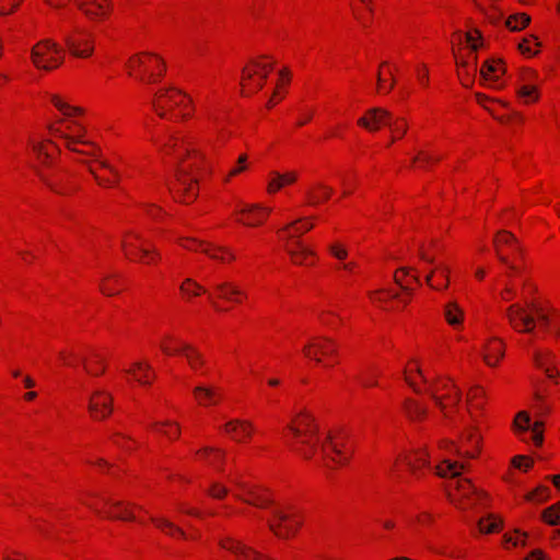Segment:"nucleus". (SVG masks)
Returning <instances> with one entry per match:
<instances>
[{"label": "nucleus", "mask_w": 560, "mask_h": 560, "mask_svg": "<svg viewBox=\"0 0 560 560\" xmlns=\"http://www.w3.org/2000/svg\"><path fill=\"white\" fill-rule=\"evenodd\" d=\"M536 284L527 273L508 270L502 287L498 290L501 302L521 300L506 307L504 317L516 332L533 336L535 339L560 338V311L547 302L534 299Z\"/></svg>", "instance_id": "nucleus-1"}, {"label": "nucleus", "mask_w": 560, "mask_h": 560, "mask_svg": "<svg viewBox=\"0 0 560 560\" xmlns=\"http://www.w3.org/2000/svg\"><path fill=\"white\" fill-rule=\"evenodd\" d=\"M150 142L159 155L176 163L174 178L168 184L173 198L182 203H192L199 195V178L207 166L206 155L196 138L187 131L166 128L150 133Z\"/></svg>", "instance_id": "nucleus-2"}, {"label": "nucleus", "mask_w": 560, "mask_h": 560, "mask_svg": "<svg viewBox=\"0 0 560 560\" xmlns=\"http://www.w3.org/2000/svg\"><path fill=\"white\" fill-rule=\"evenodd\" d=\"M404 377L415 393L428 395L445 418L457 410L462 393L451 377L434 373L416 359L407 362Z\"/></svg>", "instance_id": "nucleus-3"}, {"label": "nucleus", "mask_w": 560, "mask_h": 560, "mask_svg": "<svg viewBox=\"0 0 560 560\" xmlns=\"http://www.w3.org/2000/svg\"><path fill=\"white\" fill-rule=\"evenodd\" d=\"M465 468V463L451 459H444L434 467L438 476L451 478L446 487L447 497L460 510L483 504L486 500V493L478 490L469 479L457 478Z\"/></svg>", "instance_id": "nucleus-4"}, {"label": "nucleus", "mask_w": 560, "mask_h": 560, "mask_svg": "<svg viewBox=\"0 0 560 560\" xmlns=\"http://www.w3.org/2000/svg\"><path fill=\"white\" fill-rule=\"evenodd\" d=\"M86 128L81 118H58L49 126V135L79 162L85 155L97 156L100 145L86 139Z\"/></svg>", "instance_id": "nucleus-5"}, {"label": "nucleus", "mask_w": 560, "mask_h": 560, "mask_svg": "<svg viewBox=\"0 0 560 560\" xmlns=\"http://www.w3.org/2000/svg\"><path fill=\"white\" fill-rule=\"evenodd\" d=\"M291 451L304 459H312L318 452V424L307 409L298 411L285 428Z\"/></svg>", "instance_id": "nucleus-6"}, {"label": "nucleus", "mask_w": 560, "mask_h": 560, "mask_svg": "<svg viewBox=\"0 0 560 560\" xmlns=\"http://www.w3.org/2000/svg\"><path fill=\"white\" fill-rule=\"evenodd\" d=\"M151 106L158 117L168 121L185 122L196 114L192 97L175 86L159 89L152 97Z\"/></svg>", "instance_id": "nucleus-7"}, {"label": "nucleus", "mask_w": 560, "mask_h": 560, "mask_svg": "<svg viewBox=\"0 0 560 560\" xmlns=\"http://www.w3.org/2000/svg\"><path fill=\"white\" fill-rule=\"evenodd\" d=\"M124 69L129 78L141 84L160 83L167 71V65L162 55L155 51L142 50L128 57Z\"/></svg>", "instance_id": "nucleus-8"}, {"label": "nucleus", "mask_w": 560, "mask_h": 560, "mask_svg": "<svg viewBox=\"0 0 560 560\" xmlns=\"http://www.w3.org/2000/svg\"><path fill=\"white\" fill-rule=\"evenodd\" d=\"M28 145L34 161L33 167L39 180L50 190L63 194L52 173L61 145L55 139H32Z\"/></svg>", "instance_id": "nucleus-9"}, {"label": "nucleus", "mask_w": 560, "mask_h": 560, "mask_svg": "<svg viewBox=\"0 0 560 560\" xmlns=\"http://www.w3.org/2000/svg\"><path fill=\"white\" fill-rule=\"evenodd\" d=\"M80 501L101 517L143 523L140 516L142 508L139 505L126 501L113 500L96 493H86Z\"/></svg>", "instance_id": "nucleus-10"}, {"label": "nucleus", "mask_w": 560, "mask_h": 560, "mask_svg": "<svg viewBox=\"0 0 560 560\" xmlns=\"http://www.w3.org/2000/svg\"><path fill=\"white\" fill-rule=\"evenodd\" d=\"M354 452V442L345 429H331L320 444L323 465L336 469L347 465Z\"/></svg>", "instance_id": "nucleus-11"}, {"label": "nucleus", "mask_w": 560, "mask_h": 560, "mask_svg": "<svg viewBox=\"0 0 560 560\" xmlns=\"http://www.w3.org/2000/svg\"><path fill=\"white\" fill-rule=\"evenodd\" d=\"M303 357L324 369H334L340 363L339 343L328 336H313L302 348Z\"/></svg>", "instance_id": "nucleus-12"}, {"label": "nucleus", "mask_w": 560, "mask_h": 560, "mask_svg": "<svg viewBox=\"0 0 560 560\" xmlns=\"http://www.w3.org/2000/svg\"><path fill=\"white\" fill-rule=\"evenodd\" d=\"M121 248L129 260L143 265H158L162 259L155 246L133 230L127 231L124 234Z\"/></svg>", "instance_id": "nucleus-13"}, {"label": "nucleus", "mask_w": 560, "mask_h": 560, "mask_svg": "<svg viewBox=\"0 0 560 560\" xmlns=\"http://www.w3.org/2000/svg\"><path fill=\"white\" fill-rule=\"evenodd\" d=\"M451 42L456 65L477 67V52L483 47V38L479 30L475 28L466 34L455 32Z\"/></svg>", "instance_id": "nucleus-14"}, {"label": "nucleus", "mask_w": 560, "mask_h": 560, "mask_svg": "<svg viewBox=\"0 0 560 560\" xmlns=\"http://www.w3.org/2000/svg\"><path fill=\"white\" fill-rule=\"evenodd\" d=\"M31 62L39 71L51 72L65 61L63 48L51 38L38 40L31 49Z\"/></svg>", "instance_id": "nucleus-15"}, {"label": "nucleus", "mask_w": 560, "mask_h": 560, "mask_svg": "<svg viewBox=\"0 0 560 560\" xmlns=\"http://www.w3.org/2000/svg\"><path fill=\"white\" fill-rule=\"evenodd\" d=\"M273 70V60L262 56L249 61L242 71L241 88L245 96L257 93Z\"/></svg>", "instance_id": "nucleus-16"}, {"label": "nucleus", "mask_w": 560, "mask_h": 560, "mask_svg": "<svg viewBox=\"0 0 560 560\" xmlns=\"http://www.w3.org/2000/svg\"><path fill=\"white\" fill-rule=\"evenodd\" d=\"M497 256L499 260L504 264L509 270L516 273L526 269L523 261V252L516 238L509 231H500L493 240Z\"/></svg>", "instance_id": "nucleus-17"}, {"label": "nucleus", "mask_w": 560, "mask_h": 560, "mask_svg": "<svg viewBox=\"0 0 560 560\" xmlns=\"http://www.w3.org/2000/svg\"><path fill=\"white\" fill-rule=\"evenodd\" d=\"M78 163L86 166L89 173L101 187L110 188L120 182L121 175L119 170L109 160L104 158L101 147L97 156L85 155Z\"/></svg>", "instance_id": "nucleus-18"}, {"label": "nucleus", "mask_w": 560, "mask_h": 560, "mask_svg": "<svg viewBox=\"0 0 560 560\" xmlns=\"http://www.w3.org/2000/svg\"><path fill=\"white\" fill-rule=\"evenodd\" d=\"M394 469L406 470L417 480L423 478L432 470L427 448L417 447L400 452L395 459Z\"/></svg>", "instance_id": "nucleus-19"}, {"label": "nucleus", "mask_w": 560, "mask_h": 560, "mask_svg": "<svg viewBox=\"0 0 560 560\" xmlns=\"http://www.w3.org/2000/svg\"><path fill=\"white\" fill-rule=\"evenodd\" d=\"M44 2L52 9H62L69 2H73L78 10L93 22L107 20L113 11L112 0H44Z\"/></svg>", "instance_id": "nucleus-20"}, {"label": "nucleus", "mask_w": 560, "mask_h": 560, "mask_svg": "<svg viewBox=\"0 0 560 560\" xmlns=\"http://www.w3.org/2000/svg\"><path fill=\"white\" fill-rule=\"evenodd\" d=\"M226 479L234 487L233 497L236 500L259 509H266L270 504L271 499L267 491L247 483L238 474L230 472Z\"/></svg>", "instance_id": "nucleus-21"}, {"label": "nucleus", "mask_w": 560, "mask_h": 560, "mask_svg": "<svg viewBox=\"0 0 560 560\" xmlns=\"http://www.w3.org/2000/svg\"><path fill=\"white\" fill-rule=\"evenodd\" d=\"M440 447L450 448L456 452L460 457L468 459L476 458L481 453L482 436L478 427L471 425L462 433L456 443L454 441L443 440L440 442Z\"/></svg>", "instance_id": "nucleus-22"}, {"label": "nucleus", "mask_w": 560, "mask_h": 560, "mask_svg": "<svg viewBox=\"0 0 560 560\" xmlns=\"http://www.w3.org/2000/svg\"><path fill=\"white\" fill-rule=\"evenodd\" d=\"M302 524V516L292 506L278 508L269 520L271 532L279 538L288 539L293 537Z\"/></svg>", "instance_id": "nucleus-23"}, {"label": "nucleus", "mask_w": 560, "mask_h": 560, "mask_svg": "<svg viewBox=\"0 0 560 560\" xmlns=\"http://www.w3.org/2000/svg\"><path fill=\"white\" fill-rule=\"evenodd\" d=\"M63 40L68 52L74 58L86 60L95 52V34L86 28H74L65 36Z\"/></svg>", "instance_id": "nucleus-24"}, {"label": "nucleus", "mask_w": 560, "mask_h": 560, "mask_svg": "<svg viewBox=\"0 0 560 560\" xmlns=\"http://www.w3.org/2000/svg\"><path fill=\"white\" fill-rule=\"evenodd\" d=\"M512 429L514 434L523 442L532 441L536 447L542 445L544 442V422L536 420L532 423L530 416L523 410L516 413Z\"/></svg>", "instance_id": "nucleus-25"}, {"label": "nucleus", "mask_w": 560, "mask_h": 560, "mask_svg": "<svg viewBox=\"0 0 560 560\" xmlns=\"http://www.w3.org/2000/svg\"><path fill=\"white\" fill-rule=\"evenodd\" d=\"M88 412L94 421L108 419L114 412V395L103 387L93 389L89 396Z\"/></svg>", "instance_id": "nucleus-26"}, {"label": "nucleus", "mask_w": 560, "mask_h": 560, "mask_svg": "<svg viewBox=\"0 0 560 560\" xmlns=\"http://www.w3.org/2000/svg\"><path fill=\"white\" fill-rule=\"evenodd\" d=\"M246 299V293L233 282L224 281L213 285L212 291L208 293V301L218 313L226 312L228 308L219 304V300L233 304H242Z\"/></svg>", "instance_id": "nucleus-27"}, {"label": "nucleus", "mask_w": 560, "mask_h": 560, "mask_svg": "<svg viewBox=\"0 0 560 560\" xmlns=\"http://www.w3.org/2000/svg\"><path fill=\"white\" fill-rule=\"evenodd\" d=\"M272 209L259 203L244 205L233 212L235 221L247 228L264 225Z\"/></svg>", "instance_id": "nucleus-28"}, {"label": "nucleus", "mask_w": 560, "mask_h": 560, "mask_svg": "<svg viewBox=\"0 0 560 560\" xmlns=\"http://www.w3.org/2000/svg\"><path fill=\"white\" fill-rule=\"evenodd\" d=\"M221 431L235 443L248 444L256 433V427L250 420L235 418L225 422Z\"/></svg>", "instance_id": "nucleus-29"}, {"label": "nucleus", "mask_w": 560, "mask_h": 560, "mask_svg": "<svg viewBox=\"0 0 560 560\" xmlns=\"http://www.w3.org/2000/svg\"><path fill=\"white\" fill-rule=\"evenodd\" d=\"M219 546L230 552L236 560H269L267 556L240 539L225 536L219 539Z\"/></svg>", "instance_id": "nucleus-30"}, {"label": "nucleus", "mask_w": 560, "mask_h": 560, "mask_svg": "<svg viewBox=\"0 0 560 560\" xmlns=\"http://www.w3.org/2000/svg\"><path fill=\"white\" fill-rule=\"evenodd\" d=\"M315 215L299 218L277 231L281 242H303L301 237L314 229Z\"/></svg>", "instance_id": "nucleus-31"}, {"label": "nucleus", "mask_w": 560, "mask_h": 560, "mask_svg": "<svg viewBox=\"0 0 560 560\" xmlns=\"http://www.w3.org/2000/svg\"><path fill=\"white\" fill-rule=\"evenodd\" d=\"M283 248L290 261L298 266H314L317 261V254L304 242H282Z\"/></svg>", "instance_id": "nucleus-32"}, {"label": "nucleus", "mask_w": 560, "mask_h": 560, "mask_svg": "<svg viewBox=\"0 0 560 560\" xmlns=\"http://www.w3.org/2000/svg\"><path fill=\"white\" fill-rule=\"evenodd\" d=\"M191 395L194 401L202 408L217 407L224 400L222 387L215 385H197L192 388Z\"/></svg>", "instance_id": "nucleus-33"}, {"label": "nucleus", "mask_w": 560, "mask_h": 560, "mask_svg": "<svg viewBox=\"0 0 560 560\" xmlns=\"http://www.w3.org/2000/svg\"><path fill=\"white\" fill-rule=\"evenodd\" d=\"M194 460L215 471L223 472L226 462V452L221 447L203 446L195 452Z\"/></svg>", "instance_id": "nucleus-34"}, {"label": "nucleus", "mask_w": 560, "mask_h": 560, "mask_svg": "<svg viewBox=\"0 0 560 560\" xmlns=\"http://www.w3.org/2000/svg\"><path fill=\"white\" fill-rule=\"evenodd\" d=\"M122 372L126 374L128 382H135L143 387L151 386L155 380V372L145 360L132 362Z\"/></svg>", "instance_id": "nucleus-35"}, {"label": "nucleus", "mask_w": 560, "mask_h": 560, "mask_svg": "<svg viewBox=\"0 0 560 560\" xmlns=\"http://www.w3.org/2000/svg\"><path fill=\"white\" fill-rule=\"evenodd\" d=\"M392 115L384 108L373 107L368 109L357 121V125L366 131L376 132L387 126Z\"/></svg>", "instance_id": "nucleus-36"}, {"label": "nucleus", "mask_w": 560, "mask_h": 560, "mask_svg": "<svg viewBox=\"0 0 560 560\" xmlns=\"http://www.w3.org/2000/svg\"><path fill=\"white\" fill-rule=\"evenodd\" d=\"M334 194V188L323 182H312L303 190L306 206L318 207L327 202Z\"/></svg>", "instance_id": "nucleus-37"}, {"label": "nucleus", "mask_w": 560, "mask_h": 560, "mask_svg": "<svg viewBox=\"0 0 560 560\" xmlns=\"http://www.w3.org/2000/svg\"><path fill=\"white\" fill-rule=\"evenodd\" d=\"M300 177V173L295 170L287 172L271 171L268 174L266 191L268 195H276L281 189L294 185Z\"/></svg>", "instance_id": "nucleus-38"}, {"label": "nucleus", "mask_w": 560, "mask_h": 560, "mask_svg": "<svg viewBox=\"0 0 560 560\" xmlns=\"http://www.w3.org/2000/svg\"><path fill=\"white\" fill-rule=\"evenodd\" d=\"M402 416L412 423H421L427 420L429 409L425 402L415 398L407 397L401 402Z\"/></svg>", "instance_id": "nucleus-39"}, {"label": "nucleus", "mask_w": 560, "mask_h": 560, "mask_svg": "<svg viewBox=\"0 0 560 560\" xmlns=\"http://www.w3.org/2000/svg\"><path fill=\"white\" fill-rule=\"evenodd\" d=\"M505 355V343L501 338L491 337L483 345L482 359L489 368H495Z\"/></svg>", "instance_id": "nucleus-40"}, {"label": "nucleus", "mask_w": 560, "mask_h": 560, "mask_svg": "<svg viewBox=\"0 0 560 560\" xmlns=\"http://www.w3.org/2000/svg\"><path fill=\"white\" fill-rule=\"evenodd\" d=\"M505 73V66L501 59H489L480 68L481 80L485 84L500 89V78Z\"/></svg>", "instance_id": "nucleus-41"}, {"label": "nucleus", "mask_w": 560, "mask_h": 560, "mask_svg": "<svg viewBox=\"0 0 560 560\" xmlns=\"http://www.w3.org/2000/svg\"><path fill=\"white\" fill-rule=\"evenodd\" d=\"M450 267L446 262H439L429 269L425 283L435 291H444L450 287Z\"/></svg>", "instance_id": "nucleus-42"}, {"label": "nucleus", "mask_w": 560, "mask_h": 560, "mask_svg": "<svg viewBox=\"0 0 560 560\" xmlns=\"http://www.w3.org/2000/svg\"><path fill=\"white\" fill-rule=\"evenodd\" d=\"M81 363L84 372L92 377L102 376L107 369L105 355L97 350H91L88 354L81 358Z\"/></svg>", "instance_id": "nucleus-43"}, {"label": "nucleus", "mask_w": 560, "mask_h": 560, "mask_svg": "<svg viewBox=\"0 0 560 560\" xmlns=\"http://www.w3.org/2000/svg\"><path fill=\"white\" fill-rule=\"evenodd\" d=\"M419 259L431 268L439 262H446L443 245L435 240L423 243L419 248Z\"/></svg>", "instance_id": "nucleus-44"}, {"label": "nucleus", "mask_w": 560, "mask_h": 560, "mask_svg": "<svg viewBox=\"0 0 560 560\" xmlns=\"http://www.w3.org/2000/svg\"><path fill=\"white\" fill-rule=\"evenodd\" d=\"M487 402L486 390L480 385L470 387L467 393L468 412L471 419L477 423L478 418L482 416Z\"/></svg>", "instance_id": "nucleus-45"}, {"label": "nucleus", "mask_w": 560, "mask_h": 560, "mask_svg": "<svg viewBox=\"0 0 560 560\" xmlns=\"http://www.w3.org/2000/svg\"><path fill=\"white\" fill-rule=\"evenodd\" d=\"M126 288V281L118 272L105 273L98 284L100 292L106 296H116Z\"/></svg>", "instance_id": "nucleus-46"}, {"label": "nucleus", "mask_w": 560, "mask_h": 560, "mask_svg": "<svg viewBox=\"0 0 560 560\" xmlns=\"http://www.w3.org/2000/svg\"><path fill=\"white\" fill-rule=\"evenodd\" d=\"M49 102L61 115L60 118H82L85 114L83 107L70 104L63 95L52 94L49 97Z\"/></svg>", "instance_id": "nucleus-47"}, {"label": "nucleus", "mask_w": 560, "mask_h": 560, "mask_svg": "<svg viewBox=\"0 0 560 560\" xmlns=\"http://www.w3.org/2000/svg\"><path fill=\"white\" fill-rule=\"evenodd\" d=\"M534 362L538 369L545 371L550 380L557 378L559 373L556 368V355L548 349H537L534 352Z\"/></svg>", "instance_id": "nucleus-48"}, {"label": "nucleus", "mask_w": 560, "mask_h": 560, "mask_svg": "<svg viewBox=\"0 0 560 560\" xmlns=\"http://www.w3.org/2000/svg\"><path fill=\"white\" fill-rule=\"evenodd\" d=\"M188 342L184 341L179 336L173 332H165L161 336L159 347L162 353L167 357L183 354Z\"/></svg>", "instance_id": "nucleus-49"}, {"label": "nucleus", "mask_w": 560, "mask_h": 560, "mask_svg": "<svg viewBox=\"0 0 560 560\" xmlns=\"http://www.w3.org/2000/svg\"><path fill=\"white\" fill-rule=\"evenodd\" d=\"M443 317L455 331L464 328L465 311L456 301H448L443 306Z\"/></svg>", "instance_id": "nucleus-50"}, {"label": "nucleus", "mask_w": 560, "mask_h": 560, "mask_svg": "<svg viewBox=\"0 0 560 560\" xmlns=\"http://www.w3.org/2000/svg\"><path fill=\"white\" fill-rule=\"evenodd\" d=\"M179 296L183 302L191 304L197 298L210 293L202 284L192 278H185L179 284Z\"/></svg>", "instance_id": "nucleus-51"}, {"label": "nucleus", "mask_w": 560, "mask_h": 560, "mask_svg": "<svg viewBox=\"0 0 560 560\" xmlns=\"http://www.w3.org/2000/svg\"><path fill=\"white\" fill-rule=\"evenodd\" d=\"M420 270L415 267H404L395 271V282L401 287L402 290H413L415 287L421 284L419 280Z\"/></svg>", "instance_id": "nucleus-52"}, {"label": "nucleus", "mask_w": 560, "mask_h": 560, "mask_svg": "<svg viewBox=\"0 0 560 560\" xmlns=\"http://www.w3.org/2000/svg\"><path fill=\"white\" fill-rule=\"evenodd\" d=\"M350 5L355 20L368 27L373 22V0H350Z\"/></svg>", "instance_id": "nucleus-53"}, {"label": "nucleus", "mask_w": 560, "mask_h": 560, "mask_svg": "<svg viewBox=\"0 0 560 560\" xmlns=\"http://www.w3.org/2000/svg\"><path fill=\"white\" fill-rule=\"evenodd\" d=\"M370 302L383 310L393 308V303L398 299V293L389 289H378L368 292Z\"/></svg>", "instance_id": "nucleus-54"}, {"label": "nucleus", "mask_w": 560, "mask_h": 560, "mask_svg": "<svg viewBox=\"0 0 560 560\" xmlns=\"http://www.w3.org/2000/svg\"><path fill=\"white\" fill-rule=\"evenodd\" d=\"M151 522L163 534L174 539H196L197 536H188L180 527L165 517H151Z\"/></svg>", "instance_id": "nucleus-55"}, {"label": "nucleus", "mask_w": 560, "mask_h": 560, "mask_svg": "<svg viewBox=\"0 0 560 560\" xmlns=\"http://www.w3.org/2000/svg\"><path fill=\"white\" fill-rule=\"evenodd\" d=\"M206 256L223 265L233 264L237 259L235 252L231 247L213 243H210L208 249H206Z\"/></svg>", "instance_id": "nucleus-56"}, {"label": "nucleus", "mask_w": 560, "mask_h": 560, "mask_svg": "<svg viewBox=\"0 0 560 560\" xmlns=\"http://www.w3.org/2000/svg\"><path fill=\"white\" fill-rule=\"evenodd\" d=\"M290 82H291L290 71L288 69H282L279 72V77H278L273 93L267 102V107L269 109L275 107L279 102H281L283 100V97L287 93V88L289 86Z\"/></svg>", "instance_id": "nucleus-57"}, {"label": "nucleus", "mask_w": 560, "mask_h": 560, "mask_svg": "<svg viewBox=\"0 0 560 560\" xmlns=\"http://www.w3.org/2000/svg\"><path fill=\"white\" fill-rule=\"evenodd\" d=\"M394 88L393 68L388 62H382L377 71L376 91L378 94H388Z\"/></svg>", "instance_id": "nucleus-58"}, {"label": "nucleus", "mask_w": 560, "mask_h": 560, "mask_svg": "<svg viewBox=\"0 0 560 560\" xmlns=\"http://www.w3.org/2000/svg\"><path fill=\"white\" fill-rule=\"evenodd\" d=\"M189 369L195 373H205L206 359L203 354L192 345L188 343L183 354Z\"/></svg>", "instance_id": "nucleus-59"}, {"label": "nucleus", "mask_w": 560, "mask_h": 560, "mask_svg": "<svg viewBox=\"0 0 560 560\" xmlns=\"http://www.w3.org/2000/svg\"><path fill=\"white\" fill-rule=\"evenodd\" d=\"M151 430L154 433L162 434L170 441H175L180 436V425L176 421L165 420L156 421L151 424Z\"/></svg>", "instance_id": "nucleus-60"}, {"label": "nucleus", "mask_w": 560, "mask_h": 560, "mask_svg": "<svg viewBox=\"0 0 560 560\" xmlns=\"http://www.w3.org/2000/svg\"><path fill=\"white\" fill-rule=\"evenodd\" d=\"M475 97H476V102L480 106H482L485 109H487L494 119H497L501 122L508 121V116L499 114V112L497 109V105L505 107L506 106L505 103H503L501 101L493 100L483 93H476Z\"/></svg>", "instance_id": "nucleus-61"}, {"label": "nucleus", "mask_w": 560, "mask_h": 560, "mask_svg": "<svg viewBox=\"0 0 560 560\" xmlns=\"http://www.w3.org/2000/svg\"><path fill=\"white\" fill-rule=\"evenodd\" d=\"M250 165L252 163L249 161V155L247 153H241L235 163L226 173L224 177V183H231L234 178L248 172L250 170Z\"/></svg>", "instance_id": "nucleus-62"}, {"label": "nucleus", "mask_w": 560, "mask_h": 560, "mask_svg": "<svg viewBox=\"0 0 560 560\" xmlns=\"http://www.w3.org/2000/svg\"><path fill=\"white\" fill-rule=\"evenodd\" d=\"M177 244L184 249L201 253L206 255V249H208L210 242H206L202 240H198L195 237L180 236L176 240Z\"/></svg>", "instance_id": "nucleus-63"}, {"label": "nucleus", "mask_w": 560, "mask_h": 560, "mask_svg": "<svg viewBox=\"0 0 560 560\" xmlns=\"http://www.w3.org/2000/svg\"><path fill=\"white\" fill-rule=\"evenodd\" d=\"M478 529L481 534H494L502 529V520L494 514L480 518Z\"/></svg>", "instance_id": "nucleus-64"}]
</instances>
